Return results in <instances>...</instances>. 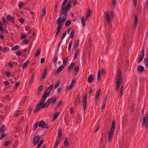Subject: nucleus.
<instances>
[{
  "mask_svg": "<svg viewBox=\"0 0 148 148\" xmlns=\"http://www.w3.org/2000/svg\"><path fill=\"white\" fill-rule=\"evenodd\" d=\"M0 31L3 34L4 33L5 29L2 26V23L0 21Z\"/></svg>",
  "mask_w": 148,
  "mask_h": 148,
  "instance_id": "obj_20",
  "label": "nucleus"
},
{
  "mask_svg": "<svg viewBox=\"0 0 148 148\" xmlns=\"http://www.w3.org/2000/svg\"><path fill=\"white\" fill-rule=\"evenodd\" d=\"M43 142H44V140H40L39 143L37 145V148H39L41 146V145L43 143Z\"/></svg>",
  "mask_w": 148,
  "mask_h": 148,
  "instance_id": "obj_40",
  "label": "nucleus"
},
{
  "mask_svg": "<svg viewBox=\"0 0 148 148\" xmlns=\"http://www.w3.org/2000/svg\"><path fill=\"white\" fill-rule=\"evenodd\" d=\"M107 95L105 97L104 99L103 102V103L106 104V100L107 98Z\"/></svg>",
  "mask_w": 148,
  "mask_h": 148,
  "instance_id": "obj_60",
  "label": "nucleus"
},
{
  "mask_svg": "<svg viewBox=\"0 0 148 148\" xmlns=\"http://www.w3.org/2000/svg\"><path fill=\"white\" fill-rule=\"evenodd\" d=\"M27 37V36L26 34H23L21 36V39H22L25 38H26Z\"/></svg>",
  "mask_w": 148,
  "mask_h": 148,
  "instance_id": "obj_61",
  "label": "nucleus"
},
{
  "mask_svg": "<svg viewBox=\"0 0 148 148\" xmlns=\"http://www.w3.org/2000/svg\"><path fill=\"white\" fill-rule=\"evenodd\" d=\"M38 123L39 127L46 129H48L49 128V126L43 121H41L38 122Z\"/></svg>",
  "mask_w": 148,
  "mask_h": 148,
  "instance_id": "obj_5",
  "label": "nucleus"
},
{
  "mask_svg": "<svg viewBox=\"0 0 148 148\" xmlns=\"http://www.w3.org/2000/svg\"><path fill=\"white\" fill-rule=\"evenodd\" d=\"M6 136H7L6 134L3 133L0 136V140L3 139Z\"/></svg>",
  "mask_w": 148,
  "mask_h": 148,
  "instance_id": "obj_35",
  "label": "nucleus"
},
{
  "mask_svg": "<svg viewBox=\"0 0 148 148\" xmlns=\"http://www.w3.org/2000/svg\"><path fill=\"white\" fill-rule=\"evenodd\" d=\"M84 97L82 98L83 103V108L84 110H85L86 109V102H87V95L86 94L85 96L83 95Z\"/></svg>",
  "mask_w": 148,
  "mask_h": 148,
  "instance_id": "obj_6",
  "label": "nucleus"
},
{
  "mask_svg": "<svg viewBox=\"0 0 148 148\" xmlns=\"http://www.w3.org/2000/svg\"><path fill=\"white\" fill-rule=\"evenodd\" d=\"M71 20H67L65 23V26L68 27L70 25L71 23Z\"/></svg>",
  "mask_w": 148,
  "mask_h": 148,
  "instance_id": "obj_34",
  "label": "nucleus"
},
{
  "mask_svg": "<svg viewBox=\"0 0 148 148\" xmlns=\"http://www.w3.org/2000/svg\"><path fill=\"white\" fill-rule=\"evenodd\" d=\"M80 102V98L79 96H77L76 98L75 101V104L78 105L79 104Z\"/></svg>",
  "mask_w": 148,
  "mask_h": 148,
  "instance_id": "obj_18",
  "label": "nucleus"
},
{
  "mask_svg": "<svg viewBox=\"0 0 148 148\" xmlns=\"http://www.w3.org/2000/svg\"><path fill=\"white\" fill-rule=\"evenodd\" d=\"M60 138H57L56 140V143H55L54 148H56L60 142Z\"/></svg>",
  "mask_w": 148,
  "mask_h": 148,
  "instance_id": "obj_25",
  "label": "nucleus"
},
{
  "mask_svg": "<svg viewBox=\"0 0 148 148\" xmlns=\"http://www.w3.org/2000/svg\"><path fill=\"white\" fill-rule=\"evenodd\" d=\"M47 69H45L43 73L42 77H41L40 79V81H42L43 79H44L46 77L47 74Z\"/></svg>",
  "mask_w": 148,
  "mask_h": 148,
  "instance_id": "obj_12",
  "label": "nucleus"
},
{
  "mask_svg": "<svg viewBox=\"0 0 148 148\" xmlns=\"http://www.w3.org/2000/svg\"><path fill=\"white\" fill-rule=\"evenodd\" d=\"M144 56V50L143 49L141 50L138 58V62L140 63L143 60Z\"/></svg>",
  "mask_w": 148,
  "mask_h": 148,
  "instance_id": "obj_7",
  "label": "nucleus"
},
{
  "mask_svg": "<svg viewBox=\"0 0 148 148\" xmlns=\"http://www.w3.org/2000/svg\"><path fill=\"white\" fill-rule=\"evenodd\" d=\"M79 70V68L78 65H76L74 68V71L76 72H78Z\"/></svg>",
  "mask_w": 148,
  "mask_h": 148,
  "instance_id": "obj_54",
  "label": "nucleus"
},
{
  "mask_svg": "<svg viewBox=\"0 0 148 148\" xmlns=\"http://www.w3.org/2000/svg\"><path fill=\"white\" fill-rule=\"evenodd\" d=\"M143 63L145 66L148 69V58H145L143 60Z\"/></svg>",
  "mask_w": 148,
  "mask_h": 148,
  "instance_id": "obj_19",
  "label": "nucleus"
},
{
  "mask_svg": "<svg viewBox=\"0 0 148 148\" xmlns=\"http://www.w3.org/2000/svg\"><path fill=\"white\" fill-rule=\"evenodd\" d=\"M147 117L144 116L143 117V124H144L146 127H148V114Z\"/></svg>",
  "mask_w": 148,
  "mask_h": 148,
  "instance_id": "obj_9",
  "label": "nucleus"
},
{
  "mask_svg": "<svg viewBox=\"0 0 148 148\" xmlns=\"http://www.w3.org/2000/svg\"><path fill=\"white\" fill-rule=\"evenodd\" d=\"M40 138V136L37 135L33 139V143L34 145H36L39 142Z\"/></svg>",
  "mask_w": 148,
  "mask_h": 148,
  "instance_id": "obj_8",
  "label": "nucleus"
},
{
  "mask_svg": "<svg viewBox=\"0 0 148 148\" xmlns=\"http://www.w3.org/2000/svg\"><path fill=\"white\" fill-rule=\"evenodd\" d=\"M68 0H64L61 7V10L60 12V16H61L63 14L64 15L62 16L59 17L57 20L56 23L58 25L57 28V31L56 35L58 36L62 28L63 24L65 22L67 18L68 11L70 9L71 6V1L70 0L66 6L65 5Z\"/></svg>",
  "mask_w": 148,
  "mask_h": 148,
  "instance_id": "obj_1",
  "label": "nucleus"
},
{
  "mask_svg": "<svg viewBox=\"0 0 148 148\" xmlns=\"http://www.w3.org/2000/svg\"><path fill=\"white\" fill-rule=\"evenodd\" d=\"M5 126L4 125H2L0 128V132L3 133L5 131Z\"/></svg>",
  "mask_w": 148,
  "mask_h": 148,
  "instance_id": "obj_24",
  "label": "nucleus"
},
{
  "mask_svg": "<svg viewBox=\"0 0 148 148\" xmlns=\"http://www.w3.org/2000/svg\"><path fill=\"white\" fill-rule=\"evenodd\" d=\"M112 5L114 6H115L116 5V0H112Z\"/></svg>",
  "mask_w": 148,
  "mask_h": 148,
  "instance_id": "obj_56",
  "label": "nucleus"
},
{
  "mask_svg": "<svg viewBox=\"0 0 148 148\" xmlns=\"http://www.w3.org/2000/svg\"><path fill=\"white\" fill-rule=\"evenodd\" d=\"M144 70V68L143 66L141 65H139L137 67V71L139 73H141Z\"/></svg>",
  "mask_w": 148,
  "mask_h": 148,
  "instance_id": "obj_15",
  "label": "nucleus"
},
{
  "mask_svg": "<svg viewBox=\"0 0 148 148\" xmlns=\"http://www.w3.org/2000/svg\"><path fill=\"white\" fill-rule=\"evenodd\" d=\"M41 51V49H38L37 50V51L36 53L35 54V56L36 57L38 56H39L40 54Z\"/></svg>",
  "mask_w": 148,
  "mask_h": 148,
  "instance_id": "obj_41",
  "label": "nucleus"
},
{
  "mask_svg": "<svg viewBox=\"0 0 148 148\" xmlns=\"http://www.w3.org/2000/svg\"><path fill=\"white\" fill-rule=\"evenodd\" d=\"M53 84H51L50 86L46 89L45 91H47L48 92H49V93L51 91L52 89L53 88Z\"/></svg>",
  "mask_w": 148,
  "mask_h": 148,
  "instance_id": "obj_31",
  "label": "nucleus"
},
{
  "mask_svg": "<svg viewBox=\"0 0 148 148\" xmlns=\"http://www.w3.org/2000/svg\"><path fill=\"white\" fill-rule=\"evenodd\" d=\"M46 15V10L45 8H43L42 10L41 14V18H44Z\"/></svg>",
  "mask_w": 148,
  "mask_h": 148,
  "instance_id": "obj_16",
  "label": "nucleus"
},
{
  "mask_svg": "<svg viewBox=\"0 0 148 148\" xmlns=\"http://www.w3.org/2000/svg\"><path fill=\"white\" fill-rule=\"evenodd\" d=\"M58 2H56L55 5V10H54V13H56L57 11V8L58 7Z\"/></svg>",
  "mask_w": 148,
  "mask_h": 148,
  "instance_id": "obj_33",
  "label": "nucleus"
},
{
  "mask_svg": "<svg viewBox=\"0 0 148 148\" xmlns=\"http://www.w3.org/2000/svg\"><path fill=\"white\" fill-rule=\"evenodd\" d=\"M56 101L57 98L56 97H53L49 99L42 108V109L44 108H47L49 105L51 104L54 105L56 103Z\"/></svg>",
  "mask_w": 148,
  "mask_h": 148,
  "instance_id": "obj_4",
  "label": "nucleus"
},
{
  "mask_svg": "<svg viewBox=\"0 0 148 148\" xmlns=\"http://www.w3.org/2000/svg\"><path fill=\"white\" fill-rule=\"evenodd\" d=\"M72 2L73 3L74 6H75L77 3V0H73L72 1Z\"/></svg>",
  "mask_w": 148,
  "mask_h": 148,
  "instance_id": "obj_63",
  "label": "nucleus"
},
{
  "mask_svg": "<svg viewBox=\"0 0 148 148\" xmlns=\"http://www.w3.org/2000/svg\"><path fill=\"white\" fill-rule=\"evenodd\" d=\"M62 101L60 100V101H59V102L58 103L57 106V107H58L59 106H60L61 105L62 103Z\"/></svg>",
  "mask_w": 148,
  "mask_h": 148,
  "instance_id": "obj_64",
  "label": "nucleus"
},
{
  "mask_svg": "<svg viewBox=\"0 0 148 148\" xmlns=\"http://www.w3.org/2000/svg\"><path fill=\"white\" fill-rule=\"evenodd\" d=\"M32 109H33L32 107H29V113H28V115L29 116H30V115H31V112H32Z\"/></svg>",
  "mask_w": 148,
  "mask_h": 148,
  "instance_id": "obj_49",
  "label": "nucleus"
},
{
  "mask_svg": "<svg viewBox=\"0 0 148 148\" xmlns=\"http://www.w3.org/2000/svg\"><path fill=\"white\" fill-rule=\"evenodd\" d=\"M19 47V46L18 45H16L12 47V50H16Z\"/></svg>",
  "mask_w": 148,
  "mask_h": 148,
  "instance_id": "obj_42",
  "label": "nucleus"
},
{
  "mask_svg": "<svg viewBox=\"0 0 148 148\" xmlns=\"http://www.w3.org/2000/svg\"><path fill=\"white\" fill-rule=\"evenodd\" d=\"M38 126H39L38 122H37L35 123L33 127V129L34 131L36 130Z\"/></svg>",
  "mask_w": 148,
  "mask_h": 148,
  "instance_id": "obj_29",
  "label": "nucleus"
},
{
  "mask_svg": "<svg viewBox=\"0 0 148 148\" xmlns=\"http://www.w3.org/2000/svg\"><path fill=\"white\" fill-rule=\"evenodd\" d=\"M79 54V49H77L76 51H75V54L74 55V59H76L77 57V56Z\"/></svg>",
  "mask_w": 148,
  "mask_h": 148,
  "instance_id": "obj_32",
  "label": "nucleus"
},
{
  "mask_svg": "<svg viewBox=\"0 0 148 148\" xmlns=\"http://www.w3.org/2000/svg\"><path fill=\"white\" fill-rule=\"evenodd\" d=\"M138 17L136 14L134 17V27H136L138 23Z\"/></svg>",
  "mask_w": 148,
  "mask_h": 148,
  "instance_id": "obj_22",
  "label": "nucleus"
},
{
  "mask_svg": "<svg viewBox=\"0 0 148 148\" xmlns=\"http://www.w3.org/2000/svg\"><path fill=\"white\" fill-rule=\"evenodd\" d=\"M60 83V82H57L56 83L55 85L54 86V88L55 89L57 88L59 85Z\"/></svg>",
  "mask_w": 148,
  "mask_h": 148,
  "instance_id": "obj_53",
  "label": "nucleus"
},
{
  "mask_svg": "<svg viewBox=\"0 0 148 148\" xmlns=\"http://www.w3.org/2000/svg\"><path fill=\"white\" fill-rule=\"evenodd\" d=\"M60 114L59 112H57L53 116L52 118V121H55L57 118L58 116Z\"/></svg>",
  "mask_w": 148,
  "mask_h": 148,
  "instance_id": "obj_23",
  "label": "nucleus"
},
{
  "mask_svg": "<svg viewBox=\"0 0 148 148\" xmlns=\"http://www.w3.org/2000/svg\"><path fill=\"white\" fill-rule=\"evenodd\" d=\"M101 91L100 89H99L96 92V94L95 95V101L96 102L99 98V95Z\"/></svg>",
  "mask_w": 148,
  "mask_h": 148,
  "instance_id": "obj_10",
  "label": "nucleus"
},
{
  "mask_svg": "<svg viewBox=\"0 0 148 148\" xmlns=\"http://www.w3.org/2000/svg\"><path fill=\"white\" fill-rule=\"evenodd\" d=\"M10 141H5L3 143V145L5 146H6L10 145Z\"/></svg>",
  "mask_w": 148,
  "mask_h": 148,
  "instance_id": "obj_44",
  "label": "nucleus"
},
{
  "mask_svg": "<svg viewBox=\"0 0 148 148\" xmlns=\"http://www.w3.org/2000/svg\"><path fill=\"white\" fill-rule=\"evenodd\" d=\"M19 21L22 24H23L24 23V20L23 18H20L19 19Z\"/></svg>",
  "mask_w": 148,
  "mask_h": 148,
  "instance_id": "obj_62",
  "label": "nucleus"
},
{
  "mask_svg": "<svg viewBox=\"0 0 148 148\" xmlns=\"http://www.w3.org/2000/svg\"><path fill=\"white\" fill-rule=\"evenodd\" d=\"M7 19L9 21L12 22V21L13 20L14 21V22H12V23H14L15 18L13 16L12 17L10 15H8L7 16Z\"/></svg>",
  "mask_w": 148,
  "mask_h": 148,
  "instance_id": "obj_14",
  "label": "nucleus"
},
{
  "mask_svg": "<svg viewBox=\"0 0 148 148\" xmlns=\"http://www.w3.org/2000/svg\"><path fill=\"white\" fill-rule=\"evenodd\" d=\"M79 40H76L74 45L73 48L76 49L78 47L79 44Z\"/></svg>",
  "mask_w": 148,
  "mask_h": 148,
  "instance_id": "obj_28",
  "label": "nucleus"
},
{
  "mask_svg": "<svg viewBox=\"0 0 148 148\" xmlns=\"http://www.w3.org/2000/svg\"><path fill=\"white\" fill-rule=\"evenodd\" d=\"M57 54H56L53 58V61L54 63H57V60H58V57H57Z\"/></svg>",
  "mask_w": 148,
  "mask_h": 148,
  "instance_id": "obj_38",
  "label": "nucleus"
},
{
  "mask_svg": "<svg viewBox=\"0 0 148 148\" xmlns=\"http://www.w3.org/2000/svg\"><path fill=\"white\" fill-rule=\"evenodd\" d=\"M72 42L71 41H70L69 43L68 46V50L69 51H70L72 46Z\"/></svg>",
  "mask_w": 148,
  "mask_h": 148,
  "instance_id": "obj_51",
  "label": "nucleus"
},
{
  "mask_svg": "<svg viewBox=\"0 0 148 148\" xmlns=\"http://www.w3.org/2000/svg\"><path fill=\"white\" fill-rule=\"evenodd\" d=\"M49 95V92L45 91L43 95L42 96L41 99L39 101V103L36 105L34 110V112L36 113L38 112L40 109H42V108L45 103L44 102L47 97Z\"/></svg>",
  "mask_w": 148,
  "mask_h": 148,
  "instance_id": "obj_2",
  "label": "nucleus"
},
{
  "mask_svg": "<svg viewBox=\"0 0 148 148\" xmlns=\"http://www.w3.org/2000/svg\"><path fill=\"white\" fill-rule=\"evenodd\" d=\"M65 66L63 65H61L60 66L58 69L56 73L57 74H58L60 73L62 70L63 69Z\"/></svg>",
  "mask_w": 148,
  "mask_h": 148,
  "instance_id": "obj_17",
  "label": "nucleus"
},
{
  "mask_svg": "<svg viewBox=\"0 0 148 148\" xmlns=\"http://www.w3.org/2000/svg\"><path fill=\"white\" fill-rule=\"evenodd\" d=\"M6 74L8 77H10L11 76V74L9 71L6 72Z\"/></svg>",
  "mask_w": 148,
  "mask_h": 148,
  "instance_id": "obj_58",
  "label": "nucleus"
},
{
  "mask_svg": "<svg viewBox=\"0 0 148 148\" xmlns=\"http://www.w3.org/2000/svg\"><path fill=\"white\" fill-rule=\"evenodd\" d=\"M106 19L107 23L108 24H109L111 22V19L110 16H109V17L107 18Z\"/></svg>",
  "mask_w": 148,
  "mask_h": 148,
  "instance_id": "obj_47",
  "label": "nucleus"
},
{
  "mask_svg": "<svg viewBox=\"0 0 148 148\" xmlns=\"http://www.w3.org/2000/svg\"><path fill=\"white\" fill-rule=\"evenodd\" d=\"M114 130H111L109 132L108 140L110 142V141L114 135Z\"/></svg>",
  "mask_w": 148,
  "mask_h": 148,
  "instance_id": "obj_11",
  "label": "nucleus"
},
{
  "mask_svg": "<svg viewBox=\"0 0 148 148\" xmlns=\"http://www.w3.org/2000/svg\"><path fill=\"white\" fill-rule=\"evenodd\" d=\"M117 74L118 79L116 81V90L118 91L120 88V83L122 81L121 72L120 69H118L117 71Z\"/></svg>",
  "mask_w": 148,
  "mask_h": 148,
  "instance_id": "obj_3",
  "label": "nucleus"
},
{
  "mask_svg": "<svg viewBox=\"0 0 148 148\" xmlns=\"http://www.w3.org/2000/svg\"><path fill=\"white\" fill-rule=\"evenodd\" d=\"M100 73L102 75H104L106 73V70L104 68L102 69L100 71Z\"/></svg>",
  "mask_w": 148,
  "mask_h": 148,
  "instance_id": "obj_50",
  "label": "nucleus"
},
{
  "mask_svg": "<svg viewBox=\"0 0 148 148\" xmlns=\"http://www.w3.org/2000/svg\"><path fill=\"white\" fill-rule=\"evenodd\" d=\"M29 62V60H27L26 62H25L23 65H22V67L23 69H25L27 66Z\"/></svg>",
  "mask_w": 148,
  "mask_h": 148,
  "instance_id": "obj_27",
  "label": "nucleus"
},
{
  "mask_svg": "<svg viewBox=\"0 0 148 148\" xmlns=\"http://www.w3.org/2000/svg\"><path fill=\"white\" fill-rule=\"evenodd\" d=\"M115 128V123L114 121H113L112 123L111 130L114 131Z\"/></svg>",
  "mask_w": 148,
  "mask_h": 148,
  "instance_id": "obj_26",
  "label": "nucleus"
},
{
  "mask_svg": "<svg viewBox=\"0 0 148 148\" xmlns=\"http://www.w3.org/2000/svg\"><path fill=\"white\" fill-rule=\"evenodd\" d=\"M62 136V129H60L58 131V138H60Z\"/></svg>",
  "mask_w": 148,
  "mask_h": 148,
  "instance_id": "obj_43",
  "label": "nucleus"
},
{
  "mask_svg": "<svg viewBox=\"0 0 148 148\" xmlns=\"http://www.w3.org/2000/svg\"><path fill=\"white\" fill-rule=\"evenodd\" d=\"M75 63L74 62L71 63L69 66L68 68V70L69 71H71L75 65Z\"/></svg>",
  "mask_w": 148,
  "mask_h": 148,
  "instance_id": "obj_21",
  "label": "nucleus"
},
{
  "mask_svg": "<svg viewBox=\"0 0 148 148\" xmlns=\"http://www.w3.org/2000/svg\"><path fill=\"white\" fill-rule=\"evenodd\" d=\"M100 71H99L97 74V79L99 81L101 79Z\"/></svg>",
  "mask_w": 148,
  "mask_h": 148,
  "instance_id": "obj_46",
  "label": "nucleus"
},
{
  "mask_svg": "<svg viewBox=\"0 0 148 148\" xmlns=\"http://www.w3.org/2000/svg\"><path fill=\"white\" fill-rule=\"evenodd\" d=\"M132 1L134 5V7H136L137 3V0H132Z\"/></svg>",
  "mask_w": 148,
  "mask_h": 148,
  "instance_id": "obj_59",
  "label": "nucleus"
},
{
  "mask_svg": "<svg viewBox=\"0 0 148 148\" xmlns=\"http://www.w3.org/2000/svg\"><path fill=\"white\" fill-rule=\"evenodd\" d=\"M43 86L42 85L40 86L38 89V94L40 93V92L43 89Z\"/></svg>",
  "mask_w": 148,
  "mask_h": 148,
  "instance_id": "obj_39",
  "label": "nucleus"
},
{
  "mask_svg": "<svg viewBox=\"0 0 148 148\" xmlns=\"http://www.w3.org/2000/svg\"><path fill=\"white\" fill-rule=\"evenodd\" d=\"M94 79L93 75L92 74L88 76V83H92Z\"/></svg>",
  "mask_w": 148,
  "mask_h": 148,
  "instance_id": "obj_13",
  "label": "nucleus"
},
{
  "mask_svg": "<svg viewBox=\"0 0 148 148\" xmlns=\"http://www.w3.org/2000/svg\"><path fill=\"white\" fill-rule=\"evenodd\" d=\"M64 145H65V146H66V147H67V146H69V143L68 141V140L67 138H66L65 140L64 141Z\"/></svg>",
  "mask_w": 148,
  "mask_h": 148,
  "instance_id": "obj_37",
  "label": "nucleus"
},
{
  "mask_svg": "<svg viewBox=\"0 0 148 148\" xmlns=\"http://www.w3.org/2000/svg\"><path fill=\"white\" fill-rule=\"evenodd\" d=\"M66 32H64L62 34V36L61 37V39H63L66 36Z\"/></svg>",
  "mask_w": 148,
  "mask_h": 148,
  "instance_id": "obj_57",
  "label": "nucleus"
},
{
  "mask_svg": "<svg viewBox=\"0 0 148 148\" xmlns=\"http://www.w3.org/2000/svg\"><path fill=\"white\" fill-rule=\"evenodd\" d=\"M81 22L82 23V25L83 26H84L85 25V20L84 16H82L81 18Z\"/></svg>",
  "mask_w": 148,
  "mask_h": 148,
  "instance_id": "obj_36",
  "label": "nucleus"
},
{
  "mask_svg": "<svg viewBox=\"0 0 148 148\" xmlns=\"http://www.w3.org/2000/svg\"><path fill=\"white\" fill-rule=\"evenodd\" d=\"M73 85L72 84H70L69 85L68 87H67V88H66L67 90L68 89H69V90L71 89L72 88V87H73Z\"/></svg>",
  "mask_w": 148,
  "mask_h": 148,
  "instance_id": "obj_55",
  "label": "nucleus"
},
{
  "mask_svg": "<svg viewBox=\"0 0 148 148\" xmlns=\"http://www.w3.org/2000/svg\"><path fill=\"white\" fill-rule=\"evenodd\" d=\"M68 56L66 57L65 59L63 60V65L65 66L67 64V62L68 59Z\"/></svg>",
  "mask_w": 148,
  "mask_h": 148,
  "instance_id": "obj_30",
  "label": "nucleus"
},
{
  "mask_svg": "<svg viewBox=\"0 0 148 148\" xmlns=\"http://www.w3.org/2000/svg\"><path fill=\"white\" fill-rule=\"evenodd\" d=\"M23 3L22 2L19 3L18 5L19 8L20 9H21L23 8Z\"/></svg>",
  "mask_w": 148,
  "mask_h": 148,
  "instance_id": "obj_52",
  "label": "nucleus"
},
{
  "mask_svg": "<svg viewBox=\"0 0 148 148\" xmlns=\"http://www.w3.org/2000/svg\"><path fill=\"white\" fill-rule=\"evenodd\" d=\"M74 30H72L71 31V34L70 35V37L71 38H73V37L74 34Z\"/></svg>",
  "mask_w": 148,
  "mask_h": 148,
  "instance_id": "obj_48",
  "label": "nucleus"
},
{
  "mask_svg": "<svg viewBox=\"0 0 148 148\" xmlns=\"http://www.w3.org/2000/svg\"><path fill=\"white\" fill-rule=\"evenodd\" d=\"M123 86H122L120 88V98L121 97V95H122V93L123 92Z\"/></svg>",
  "mask_w": 148,
  "mask_h": 148,
  "instance_id": "obj_45",
  "label": "nucleus"
}]
</instances>
